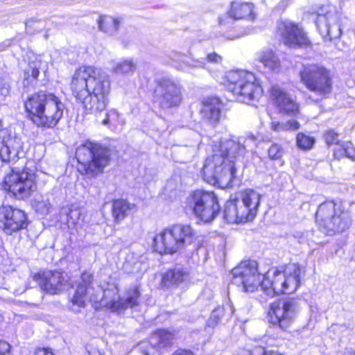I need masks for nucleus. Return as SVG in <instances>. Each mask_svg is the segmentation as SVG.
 <instances>
[{
	"label": "nucleus",
	"instance_id": "f257e3e1",
	"mask_svg": "<svg viewBox=\"0 0 355 355\" xmlns=\"http://www.w3.org/2000/svg\"><path fill=\"white\" fill-rule=\"evenodd\" d=\"M257 138L252 134L238 141L227 140L220 144L219 150L208 157L205 162L202 175L205 181L210 184H218L222 187H232L236 172L233 158L236 155H241L247 148L257 145Z\"/></svg>",
	"mask_w": 355,
	"mask_h": 355
},
{
	"label": "nucleus",
	"instance_id": "f03ea898",
	"mask_svg": "<svg viewBox=\"0 0 355 355\" xmlns=\"http://www.w3.org/2000/svg\"><path fill=\"white\" fill-rule=\"evenodd\" d=\"M93 279L89 272H83L77 283V288L71 299L73 305L84 306L86 299L89 300L96 309L106 307L112 311H121L128 308H132L139 304L140 295L138 288L133 287L128 291V297L121 299L119 288L114 284H107L106 288L97 286L94 288L91 286Z\"/></svg>",
	"mask_w": 355,
	"mask_h": 355
},
{
	"label": "nucleus",
	"instance_id": "7ed1b4c3",
	"mask_svg": "<svg viewBox=\"0 0 355 355\" xmlns=\"http://www.w3.org/2000/svg\"><path fill=\"white\" fill-rule=\"evenodd\" d=\"M71 90L86 110L101 112L109 103L110 81L92 66H82L71 76Z\"/></svg>",
	"mask_w": 355,
	"mask_h": 355
},
{
	"label": "nucleus",
	"instance_id": "20e7f679",
	"mask_svg": "<svg viewBox=\"0 0 355 355\" xmlns=\"http://www.w3.org/2000/svg\"><path fill=\"white\" fill-rule=\"evenodd\" d=\"M30 119L38 127L52 128L63 115L64 103L54 94L39 92L29 96L24 103Z\"/></svg>",
	"mask_w": 355,
	"mask_h": 355
},
{
	"label": "nucleus",
	"instance_id": "39448f33",
	"mask_svg": "<svg viewBox=\"0 0 355 355\" xmlns=\"http://www.w3.org/2000/svg\"><path fill=\"white\" fill-rule=\"evenodd\" d=\"M261 195L251 189L240 192L226 202L224 218L230 223H241L252 220L257 214Z\"/></svg>",
	"mask_w": 355,
	"mask_h": 355
},
{
	"label": "nucleus",
	"instance_id": "423d86ee",
	"mask_svg": "<svg viewBox=\"0 0 355 355\" xmlns=\"http://www.w3.org/2000/svg\"><path fill=\"white\" fill-rule=\"evenodd\" d=\"M110 153L107 148L87 141L78 146L76 157L78 162V171L88 178L96 176L103 171L110 162Z\"/></svg>",
	"mask_w": 355,
	"mask_h": 355
},
{
	"label": "nucleus",
	"instance_id": "0eeeda50",
	"mask_svg": "<svg viewBox=\"0 0 355 355\" xmlns=\"http://www.w3.org/2000/svg\"><path fill=\"white\" fill-rule=\"evenodd\" d=\"M300 273L299 266L295 263L288 265L283 272L277 269L269 270L262 281L263 292L270 297L293 293L300 286Z\"/></svg>",
	"mask_w": 355,
	"mask_h": 355
},
{
	"label": "nucleus",
	"instance_id": "6e6552de",
	"mask_svg": "<svg viewBox=\"0 0 355 355\" xmlns=\"http://www.w3.org/2000/svg\"><path fill=\"white\" fill-rule=\"evenodd\" d=\"M195 239V231L190 225L176 224L155 236L154 248L160 254H173L185 248Z\"/></svg>",
	"mask_w": 355,
	"mask_h": 355
},
{
	"label": "nucleus",
	"instance_id": "1a4fd4ad",
	"mask_svg": "<svg viewBox=\"0 0 355 355\" xmlns=\"http://www.w3.org/2000/svg\"><path fill=\"white\" fill-rule=\"evenodd\" d=\"M227 88L244 103L258 100L262 95L263 89L255 75L249 71L236 70L227 73Z\"/></svg>",
	"mask_w": 355,
	"mask_h": 355
},
{
	"label": "nucleus",
	"instance_id": "9d476101",
	"mask_svg": "<svg viewBox=\"0 0 355 355\" xmlns=\"http://www.w3.org/2000/svg\"><path fill=\"white\" fill-rule=\"evenodd\" d=\"M315 222L321 232L332 236L347 230L352 223L349 214L336 209L333 201L320 205L315 213Z\"/></svg>",
	"mask_w": 355,
	"mask_h": 355
},
{
	"label": "nucleus",
	"instance_id": "9b49d317",
	"mask_svg": "<svg viewBox=\"0 0 355 355\" xmlns=\"http://www.w3.org/2000/svg\"><path fill=\"white\" fill-rule=\"evenodd\" d=\"M186 207L196 218L205 223L212 221L220 210L215 193L202 189L193 191L189 194L186 199Z\"/></svg>",
	"mask_w": 355,
	"mask_h": 355
},
{
	"label": "nucleus",
	"instance_id": "f8f14e48",
	"mask_svg": "<svg viewBox=\"0 0 355 355\" xmlns=\"http://www.w3.org/2000/svg\"><path fill=\"white\" fill-rule=\"evenodd\" d=\"M300 82L320 98L326 97L332 89L330 72L318 64L303 65L299 72Z\"/></svg>",
	"mask_w": 355,
	"mask_h": 355
},
{
	"label": "nucleus",
	"instance_id": "ddd939ff",
	"mask_svg": "<svg viewBox=\"0 0 355 355\" xmlns=\"http://www.w3.org/2000/svg\"><path fill=\"white\" fill-rule=\"evenodd\" d=\"M347 21L334 8L328 6L320 9L315 23L324 41L331 42L340 38Z\"/></svg>",
	"mask_w": 355,
	"mask_h": 355
},
{
	"label": "nucleus",
	"instance_id": "4468645a",
	"mask_svg": "<svg viewBox=\"0 0 355 355\" xmlns=\"http://www.w3.org/2000/svg\"><path fill=\"white\" fill-rule=\"evenodd\" d=\"M3 187L18 199L30 198L37 189L34 174L26 171L20 172L13 169L5 177Z\"/></svg>",
	"mask_w": 355,
	"mask_h": 355
},
{
	"label": "nucleus",
	"instance_id": "2eb2a0df",
	"mask_svg": "<svg viewBox=\"0 0 355 355\" xmlns=\"http://www.w3.org/2000/svg\"><path fill=\"white\" fill-rule=\"evenodd\" d=\"M299 311V303L293 298L276 301L270 306L269 322L273 326L286 329L293 323Z\"/></svg>",
	"mask_w": 355,
	"mask_h": 355
},
{
	"label": "nucleus",
	"instance_id": "dca6fc26",
	"mask_svg": "<svg viewBox=\"0 0 355 355\" xmlns=\"http://www.w3.org/2000/svg\"><path fill=\"white\" fill-rule=\"evenodd\" d=\"M232 284L242 286L245 292H254L259 286L262 288V281L266 277L257 271V263L253 261L241 262L232 270Z\"/></svg>",
	"mask_w": 355,
	"mask_h": 355
},
{
	"label": "nucleus",
	"instance_id": "f3484780",
	"mask_svg": "<svg viewBox=\"0 0 355 355\" xmlns=\"http://www.w3.org/2000/svg\"><path fill=\"white\" fill-rule=\"evenodd\" d=\"M154 94L155 98L162 109L178 107L182 100L181 85L169 78H163L157 81Z\"/></svg>",
	"mask_w": 355,
	"mask_h": 355
},
{
	"label": "nucleus",
	"instance_id": "a211bd4d",
	"mask_svg": "<svg viewBox=\"0 0 355 355\" xmlns=\"http://www.w3.org/2000/svg\"><path fill=\"white\" fill-rule=\"evenodd\" d=\"M28 225L26 213L11 206L0 208V228L7 234L24 229Z\"/></svg>",
	"mask_w": 355,
	"mask_h": 355
},
{
	"label": "nucleus",
	"instance_id": "6ab92c4d",
	"mask_svg": "<svg viewBox=\"0 0 355 355\" xmlns=\"http://www.w3.org/2000/svg\"><path fill=\"white\" fill-rule=\"evenodd\" d=\"M277 30L284 43L291 48L307 46L310 44L302 28L291 21H282L277 24Z\"/></svg>",
	"mask_w": 355,
	"mask_h": 355
},
{
	"label": "nucleus",
	"instance_id": "aec40b11",
	"mask_svg": "<svg viewBox=\"0 0 355 355\" xmlns=\"http://www.w3.org/2000/svg\"><path fill=\"white\" fill-rule=\"evenodd\" d=\"M33 279L42 291L56 294L63 290L67 282V275L62 272L48 270L35 274Z\"/></svg>",
	"mask_w": 355,
	"mask_h": 355
},
{
	"label": "nucleus",
	"instance_id": "412c9836",
	"mask_svg": "<svg viewBox=\"0 0 355 355\" xmlns=\"http://www.w3.org/2000/svg\"><path fill=\"white\" fill-rule=\"evenodd\" d=\"M256 17L254 12V5L249 2L233 1L230 10L218 17L220 26H231L236 19H248L253 21Z\"/></svg>",
	"mask_w": 355,
	"mask_h": 355
},
{
	"label": "nucleus",
	"instance_id": "4be33fe9",
	"mask_svg": "<svg viewBox=\"0 0 355 355\" xmlns=\"http://www.w3.org/2000/svg\"><path fill=\"white\" fill-rule=\"evenodd\" d=\"M270 94L280 113L300 118V112L298 103L285 90L278 85H273L270 89Z\"/></svg>",
	"mask_w": 355,
	"mask_h": 355
},
{
	"label": "nucleus",
	"instance_id": "5701e85b",
	"mask_svg": "<svg viewBox=\"0 0 355 355\" xmlns=\"http://www.w3.org/2000/svg\"><path fill=\"white\" fill-rule=\"evenodd\" d=\"M175 339V333L167 329H158L150 338L153 352L146 351L144 355H160L156 349H163L171 346Z\"/></svg>",
	"mask_w": 355,
	"mask_h": 355
},
{
	"label": "nucleus",
	"instance_id": "b1692460",
	"mask_svg": "<svg viewBox=\"0 0 355 355\" xmlns=\"http://www.w3.org/2000/svg\"><path fill=\"white\" fill-rule=\"evenodd\" d=\"M221 103L218 98L211 97L203 102L200 114L202 118L211 124L218 123L220 118Z\"/></svg>",
	"mask_w": 355,
	"mask_h": 355
},
{
	"label": "nucleus",
	"instance_id": "393cba45",
	"mask_svg": "<svg viewBox=\"0 0 355 355\" xmlns=\"http://www.w3.org/2000/svg\"><path fill=\"white\" fill-rule=\"evenodd\" d=\"M189 274L180 268L167 270L162 275L161 285L163 288H176L188 280Z\"/></svg>",
	"mask_w": 355,
	"mask_h": 355
},
{
	"label": "nucleus",
	"instance_id": "a878e982",
	"mask_svg": "<svg viewBox=\"0 0 355 355\" xmlns=\"http://www.w3.org/2000/svg\"><path fill=\"white\" fill-rule=\"evenodd\" d=\"M137 68V63L132 59H123L114 61L112 67V73L124 76H132Z\"/></svg>",
	"mask_w": 355,
	"mask_h": 355
},
{
	"label": "nucleus",
	"instance_id": "bb28decb",
	"mask_svg": "<svg viewBox=\"0 0 355 355\" xmlns=\"http://www.w3.org/2000/svg\"><path fill=\"white\" fill-rule=\"evenodd\" d=\"M257 60L270 71L278 72L280 70V60L271 50H265L259 53Z\"/></svg>",
	"mask_w": 355,
	"mask_h": 355
},
{
	"label": "nucleus",
	"instance_id": "cd10ccee",
	"mask_svg": "<svg viewBox=\"0 0 355 355\" xmlns=\"http://www.w3.org/2000/svg\"><path fill=\"white\" fill-rule=\"evenodd\" d=\"M135 207V205L130 204L125 200L118 199L112 204V216L116 222L123 220Z\"/></svg>",
	"mask_w": 355,
	"mask_h": 355
},
{
	"label": "nucleus",
	"instance_id": "c85d7f7f",
	"mask_svg": "<svg viewBox=\"0 0 355 355\" xmlns=\"http://www.w3.org/2000/svg\"><path fill=\"white\" fill-rule=\"evenodd\" d=\"M120 24L119 18L107 15L101 16L98 20V28L110 35H114L118 31Z\"/></svg>",
	"mask_w": 355,
	"mask_h": 355
},
{
	"label": "nucleus",
	"instance_id": "c756f323",
	"mask_svg": "<svg viewBox=\"0 0 355 355\" xmlns=\"http://www.w3.org/2000/svg\"><path fill=\"white\" fill-rule=\"evenodd\" d=\"M6 134V130L0 131V159L3 162L15 160L17 155V150L11 149L8 141H5L4 135Z\"/></svg>",
	"mask_w": 355,
	"mask_h": 355
},
{
	"label": "nucleus",
	"instance_id": "7c9ffc66",
	"mask_svg": "<svg viewBox=\"0 0 355 355\" xmlns=\"http://www.w3.org/2000/svg\"><path fill=\"white\" fill-rule=\"evenodd\" d=\"M334 156L337 159L347 157L352 161L355 160V148L351 142H345L338 144L334 150Z\"/></svg>",
	"mask_w": 355,
	"mask_h": 355
},
{
	"label": "nucleus",
	"instance_id": "2f4dec72",
	"mask_svg": "<svg viewBox=\"0 0 355 355\" xmlns=\"http://www.w3.org/2000/svg\"><path fill=\"white\" fill-rule=\"evenodd\" d=\"M168 58L172 62V64L178 70L182 71H188L187 60L188 56L177 51H171L168 54Z\"/></svg>",
	"mask_w": 355,
	"mask_h": 355
},
{
	"label": "nucleus",
	"instance_id": "473e14b6",
	"mask_svg": "<svg viewBox=\"0 0 355 355\" xmlns=\"http://www.w3.org/2000/svg\"><path fill=\"white\" fill-rule=\"evenodd\" d=\"M315 142V138L303 132H299L296 137V144L299 148L308 150L313 148Z\"/></svg>",
	"mask_w": 355,
	"mask_h": 355
},
{
	"label": "nucleus",
	"instance_id": "72a5a7b5",
	"mask_svg": "<svg viewBox=\"0 0 355 355\" xmlns=\"http://www.w3.org/2000/svg\"><path fill=\"white\" fill-rule=\"evenodd\" d=\"M101 123L103 125H117L122 124L123 121L121 119L120 114L115 110H110L105 115V117L102 120Z\"/></svg>",
	"mask_w": 355,
	"mask_h": 355
},
{
	"label": "nucleus",
	"instance_id": "f704fd0d",
	"mask_svg": "<svg viewBox=\"0 0 355 355\" xmlns=\"http://www.w3.org/2000/svg\"><path fill=\"white\" fill-rule=\"evenodd\" d=\"M40 63L39 62H32L24 71V78L27 80L32 78L37 80L40 74Z\"/></svg>",
	"mask_w": 355,
	"mask_h": 355
},
{
	"label": "nucleus",
	"instance_id": "c9c22d12",
	"mask_svg": "<svg viewBox=\"0 0 355 355\" xmlns=\"http://www.w3.org/2000/svg\"><path fill=\"white\" fill-rule=\"evenodd\" d=\"M81 212L78 209H70L67 214V225L69 228L75 229L79 223Z\"/></svg>",
	"mask_w": 355,
	"mask_h": 355
},
{
	"label": "nucleus",
	"instance_id": "e433bc0d",
	"mask_svg": "<svg viewBox=\"0 0 355 355\" xmlns=\"http://www.w3.org/2000/svg\"><path fill=\"white\" fill-rule=\"evenodd\" d=\"M224 315V309L223 307H217L215 309L207 321V324L209 327H214L216 326L218 322L220 320L221 318Z\"/></svg>",
	"mask_w": 355,
	"mask_h": 355
},
{
	"label": "nucleus",
	"instance_id": "4c0bfd02",
	"mask_svg": "<svg viewBox=\"0 0 355 355\" xmlns=\"http://www.w3.org/2000/svg\"><path fill=\"white\" fill-rule=\"evenodd\" d=\"M187 64L188 65V71H189L191 69L195 68H205L206 62L204 58L196 59L194 58L188 57L187 60Z\"/></svg>",
	"mask_w": 355,
	"mask_h": 355
},
{
	"label": "nucleus",
	"instance_id": "58836bf2",
	"mask_svg": "<svg viewBox=\"0 0 355 355\" xmlns=\"http://www.w3.org/2000/svg\"><path fill=\"white\" fill-rule=\"evenodd\" d=\"M324 139L328 146L338 144V135L333 130H329L324 134Z\"/></svg>",
	"mask_w": 355,
	"mask_h": 355
},
{
	"label": "nucleus",
	"instance_id": "ea45409f",
	"mask_svg": "<svg viewBox=\"0 0 355 355\" xmlns=\"http://www.w3.org/2000/svg\"><path fill=\"white\" fill-rule=\"evenodd\" d=\"M283 150L278 144H273L268 149V155L270 159H278L281 158Z\"/></svg>",
	"mask_w": 355,
	"mask_h": 355
},
{
	"label": "nucleus",
	"instance_id": "a19ab883",
	"mask_svg": "<svg viewBox=\"0 0 355 355\" xmlns=\"http://www.w3.org/2000/svg\"><path fill=\"white\" fill-rule=\"evenodd\" d=\"M298 118L291 119L284 122V129L286 132L297 131L300 128V124L297 121Z\"/></svg>",
	"mask_w": 355,
	"mask_h": 355
},
{
	"label": "nucleus",
	"instance_id": "79ce46f5",
	"mask_svg": "<svg viewBox=\"0 0 355 355\" xmlns=\"http://www.w3.org/2000/svg\"><path fill=\"white\" fill-rule=\"evenodd\" d=\"M51 205L49 200L38 202L35 206L36 211L41 214H47L49 212Z\"/></svg>",
	"mask_w": 355,
	"mask_h": 355
},
{
	"label": "nucleus",
	"instance_id": "37998d69",
	"mask_svg": "<svg viewBox=\"0 0 355 355\" xmlns=\"http://www.w3.org/2000/svg\"><path fill=\"white\" fill-rule=\"evenodd\" d=\"M205 62L210 63H219L222 61V58L216 53H211L207 55L206 58H204Z\"/></svg>",
	"mask_w": 355,
	"mask_h": 355
},
{
	"label": "nucleus",
	"instance_id": "c03bdc74",
	"mask_svg": "<svg viewBox=\"0 0 355 355\" xmlns=\"http://www.w3.org/2000/svg\"><path fill=\"white\" fill-rule=\"evenodd\" d=\"M246 355H270V351H265L263 348L258 347L246 352Z\"/></svg>",
	"mask_w": 355,
	"mask_h": 355
},
{
	"label": "nucleus",
	"instance_id": "a18cd8bd",
	"mask_svg": "<svg viewBox=\"0 0 355 355\" xmlns=\"http://www.w3.org/2000/svg\"><path fill=\"white\" fill-rule=\"evenodd\" d=\"M270 128L272 130L276 132H286V129H284V122L272 121Z\"/></svg>",
	"mask_w": 355,
	"mask_h": 355
},
{
	"label": "nucleus",
	"instance_id": "49530a36",
	"mask_svg": "<svg viewBox=\"0 0 355 355\" xmlns=\"http://www.w3.org/2000/svg\"><path fill=\"white\" fill-rule=\"evenodd\" d=\"M10 345L6 341H0V355H10Z\"/></svg>",
	"mask_w": 355,
	"mask_h": 355
},
{
	"label": "nucleus",
	"instance_id": "de8ad7c7",
	"mask_svg": "<svg viewBox=\"0 0 355 355\" xmlns=\"http://www.w3.org/2000/svg\"><path fill=\"white\" fill-rule=\"evenodd\" d=\"M308 234V232H306L305 234L304 232H297L293 235V236L299 243H303L307 241Z\"/></svg>",
	"mask_w": 355,
	"mask_h": 355
},
{
	"label": "nucleus",
	"instance_id": "09e8293b",
	"mask_svg": "<svg viewBox=\"0 0 355 355\" xmlns=\"http://www.w3.org/2000/svg\"><path fill=\"white\" fill-rule=\"evenodd\" d=\"M34 355H54L50 348H37L35 351Z\"/></svg>",
	"mask_w": 355,
	"mask_h": 355
},
{
	"label": "nucleus",
	"instance_id": "8fccbe9b",
	"mask_svg": "<svg viewBox=\"0 0 355 355\" xmlns=\"http://www.w3.org/2000/svg\"><path fill=\"white\" fill-rule=\"evenodd\" d=\"M89 355H105L98 347L91 345L88 349Z\"/></svg>",
	"mask_w": 355,
	"mask_h": 355
},
{
	"label": "nucleus",
	"instance_id": "3c124183",
	"mask_svg": "<svg viewBox=\"0 0 355 355\" xmlns=\"http://www.w3.org/2000/svg\"><path fill=\"white\" fill-rule=\"evenodd\" d=\"M12 41L6 40L0 44V51H3L11 45Z\"/></svg>",
	"mask_w": 355,
	"mask_h": 355
},
{
	"label": "nucleus",
	"instance_id": "603ef678",
	"mask_svg": "<svg viewBox=\"0 0 355 355\" xmlns=\"http://www.w3.org/2000/svg\"><path fill=\"white\" fill-rule=\"evenodd\" d=\"M173 355H193L192 352L187 350H178Z\"/></svg>",
	"mask_w": 355,
	"mask_h": 355
},
{
	"label": "nucleus",
	"instance_id": "864d4df0",
	"mask_svg": "<svg viewBox=\"0 0 355 355\" xmlns=\"http://www.w3.org/2000/svg\"><path fill=\"white\" fill-rule=\"evenodd\" d=\"M37 19L35 18H30L26 21V28H28L30 26L33 25L34 23H36Z\"/></svg>",
	"mask_w": 355,
	"mask_h": 355
},
{
	"label": "nucleus",
	"instance_id": "5fc2aeb1",
	"mask_svg": "<svg viewBox=\"0 0 355 355\" xmlns=\"http://www.w3.org/2000/svg\"><path fill=\"white\" fill-rule=\"evenodd\" d=\"M270 355H283L278 352L270 351Z\"/></svg>",
	"mask_w": 355,
	"mask_h": 355
},
{
	"label": "nucleus",
	"instance_id": "6e6d98bb",
	"mask_svg": "<svg viewBox=\"0 0 355 355\" xmlns=\"http://www.w3.org/2000/svg\"><path fill=\"white\" fill-rule=\"evenodd\" d=\"M1 127H2V121L0 119V131L2 130H1Z\"/></svg>",
	"mask_w": 355,
	"mask_h": 355
}]
</instances>
